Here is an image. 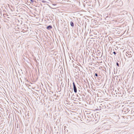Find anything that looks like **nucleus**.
<instances>
[{"instance_id": "nucleus-12", "label": "nucleus", "mask_w": 134, "mask_h": 134, "mask_svg": "<svg viewBox=\"0 0 134 134\" xmlns=\"http://www.w3.org/2000/svg\"><path fill=\"white\" fill-rule=\"evenodd\" d=\"M10 7L11 8H13V9H14L13 7V6L11 5V6H10Z\"/></svg>"}, {"instance_id": "nucleus-5", "label": "nucleus", "mask_w": 134, "mask_h": 134, "mask_svg": "<svg viewBox=\"0 0 134 134\" xmlns=\"http://www.w3.org/2000/svg\"><path fill=\"white\" fill-rule=\"evenodd\" d=\"M52 28V27L51 25H49L47 26L46 28L48 30H50Z\"/></svg>"}, {"instance_id": "nucleus-4", "label": "nucleus", "mask_w": 134, "mask_h": 134, "mask_svg": "<svg viewBox=\"0 0 134 134\" xmlns=\"http://www.w3.org/2000/svg\"><path fill=\"white\" fill-rule=\"evenodd\" d=\"M100 107L102 108H106L105 105L104 104H101Z\"/></svg>"}, {"instance_id": "nucleus-7", "label": "nucleus", "mask_w": 134, "mask_h": 134, "mask_svg": "<svg viewBox=\"0 0 134 134\" xmlns=\"http://www.w3.org/2000/svg\"><path fill=\"white\" fill-rule=\"evenodd\" d=\"M8 6L9 7V8L12 11H13V10H14V9H13V8L12 9V8H11L10 7V5L9 4H8Z\"/></svg>"}, {"instance_id": "nucleus-11", "label": "nucleus", "mask_w": 134, "mask_h": 134, "mask_svg": "<svg viewBox=\"0 0 134 134\" xmlns=\"http://www.w3.org/2000/svg\"><path fill=\"white\" fill-rule=\"evenodd\" d=\"M94 75H95V76L96 77H97L98 76V75L96 73Z\"/></svg>"}, {"instance_id": "nucleus-15", "label": "nucleus", "mask_w": 134, "mask_h": 134, "mask_svg": "<svg viewBox=\"0 0 134 134\" xmlns=\"http://www.w3.org/2000/svg\"><path fill=\"white\" fill-rule=\"evenodd\" d=\"M17 128L18 129V125H17Z\"/></svg>"}, {"instance_id": "nucleus-9", "label": "nucleus", "mask_w": 134, "mask_h": 134, "mask_svg": "<svg viewBox=\"0 0 134 134\" xmlns=\"http://www.w3.org/2000/svg\"><path fill=\"white\" fill-rule=\"evenodd\" d=\"M118 62H119V61H118L117 62H116V64L118 66V67H119V64L118 63Z\"/></svg>"}, {"instance_id": "nucleus-6", "label": "nucleus", "mask_w": 134, "mask_h": 134, "mask_svg": "<svg viewBox=\"0 0 134 134\" xmlns=\"http://www.w3.org/2000/svg\"><path fill=\"white\" fill-rule=\"evenodd\" d=\"M70 24L71 26L72 27H73L74 26V24L72 21H71L70 23Z\"/></svg>"}, {"instance_id": "nucleus-8", "label": "nucleus", "mask_w": 134, "mask_h": 134, "mask_svg": "<svg viewBox=\"0 0 134 134\" xmlns=\"http://www.w3.org/2000/svg\"><path fill=\"white\" fill-rule=\"evenodd\" d=\"M80 97H79V100H81V98H82V99H83V97H81V95H80Z\"/></svg>"}, {"instance_id": "nucleus-14", "label": "nucleus", "mask_w": 134, "mask_h": 134, "mask_svg": "<svg viewBox=\"0 0 134 134\" xmlns=\"http://www.w3.org/2000/svg\"><path fill=\"white\" fill-rule=\"evenodd\" d=\"M31 2H33L34 1V0H30Z\"/></svg>"}, {"instance_id": "nucleus-16", "label": "nucleus", "mask_w": 134, "mask_h": 134, "mask_svg": "<svg viewBox=\"0 0 134 134\" xmlns=\"http://www.w3.org/2000/svg\"><path fill=\"white\" fill-rule=\"evenodd\" d=\"M77 97H80V96H78V95H77Z\"/></svg>"}, {"instance_id": "nucleus-1", "label": "nucleus", "mask_w": 134, "mask_h": 134, "mask_svg": "<svg viewBox=\"0 0 134 134\" xmlns=\"http://www.w3.org/2000/svg\"><path fill=\"white\" fill-rule=\"evenodd\" d=\"M115 3V4L117 5L118 6H121L123 4L121 0H118L116 1H113L111 3H112V4H113Z\"/></svg>"}, {"instance_id": "nucleus-13", "label": "nucleus", "mask_w": 134, "mask_h": 134, "mask_svg": "<svg viewBox=\"0 0 134 134\" xmlns=\"http://www.w3.org/2000/svg\"><path fill=\"white\" fill-rule=\"evenodd\" d=\"M113 53L115 55H116V52H115V51H114V52H113Z\"/></svg>"}, {"instance_id": "nucleus-2", "label": "nucleus", "mask_w": 134, "mask_h": 134, "mask_svg": "<svg viewBox=\"0 0 134 134\" xmlns=\"http://www.w3.org/2000/svg\"><path fill=\"white\" fill-rule=\"evenodd\" d=\"M131 53V52L127 51L126 53V55L128 56L129 58H131L132 55Z\"/></svg>"}, {"instance_id": "nucleus-3", "label": "nucleus", "mask_w": 134, "mask_h": 134, "mask_svg": "<svg viewBox=\"0 0 134 134\" xmlns=\"http://www.w3.org/2000/svg\"><path fill=\"white\" fill-rule=\"evenodd\" d=\"M72 84L73 86V89L75 93H76L77 92V88L75 84V83L74 82H73Z\"/></svg>"}, {"instance_id": "nucleus-10", "label": "nucleus", "mask_w": 134, "mask_h": 134, "mask_svg": "<svg viewBox=\"0 0 134 134\" xmlns=\"http://www.w3.org/2000/svg\"><path fill=\"white\" fill-rule=\"evenodd\" d=\"M42 2L43 3H46V1L44 0H42Z\"/></svg>"}]
</instances>
